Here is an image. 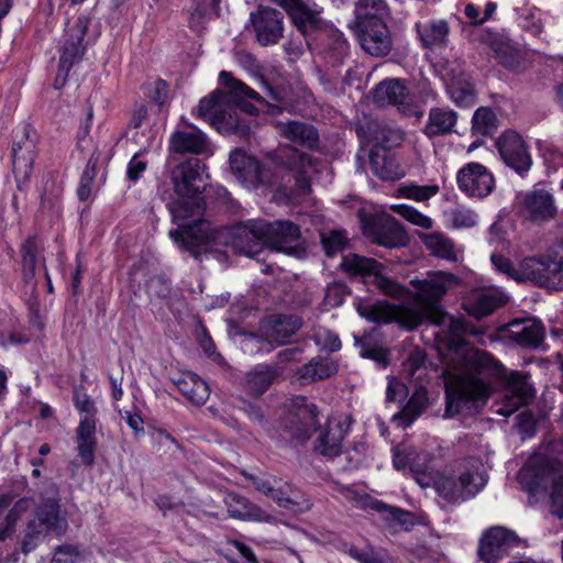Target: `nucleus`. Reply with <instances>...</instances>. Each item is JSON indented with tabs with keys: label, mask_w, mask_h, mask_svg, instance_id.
<instances>
[{
	"label": "nucleus",
	"mask_w": 563,
	"mask_h": 563,
	"mask_svg": "<svg viewBox=\"0 0 563 563\" xmlns=\"http://www.w3.org/2000/svg\"><path fill=\"white\" fill-rule=\"evenodd\" d=\"M495 58L504 67L510 70H517L521 66L522 52L506 43H497L494 46Z\"/></svg>",
	"instance_id": "obj_50"
},
{
	"label": "nucleus",
	"mask_w": 563,
	"mask_h": 563,
	"mask_svg": "<svg viewBox=\"0 0 563 563\" xmlns=\"http://www.w3.org/2000/svg\"><path fill=\"white\" fill-rule=\"evenodd\" d=\"M488 476L478 461H465L457 476H441L434 483L438 494L450 503H462L475 497L487 484Z\"/></svg>",
	"instance_id": "obj_4"
},
{
	"label": "nucleus",
	"mask_w": 563,
	"mask_h": 563,
	"mask_svg": "<svg viewBox=\"0 0 563 563\" xmlns=\"http://www.w3.org/2000/svg\"><path fill=\"white\" fill-rule=\"evenodd\" d=\"M280 371L272 365L258 364L246 374L245 389L253 396L263 395L279 377Z\"/></svg>",
	"instance_id": "obj_36"
},
{
	"label": "nucleus",
	"mask_w": 563,
	"mask_h": 563,
	"mask_svg": "<svg viewBox=\"0 0 563 563\" xmlns=\"http://www.w3.org/2000/svg\"><path fill=\"white\" fill-rule=\"evenodd\" d=\"M373 100L378 106H395L401 113L408 117L415 113L408 96V89L402 80L397 78L379 82L374 88Z\"/></svg>",
	"instance_id": "obj_24"
},
{
	"label": "nucleus",
	"mask_w": 563,
	"mask_h": 563,
	"mask_svg": "<svg viewBox=\"0 0 563 563\" xmlns=\"http://www.w3.org/2000/svg\"><path fill=\"white\" fill-rule=\"evenodd\" d=\"M77 451L82 463L91 466L95 463V451L97 446L96 439V419L82 417L76 429Z\"/></svg>",
	"instance_id": "obj_34"
},
{
	"label": "nucleus",
	"mask_w": 563,
	"mask_h": 563,
	"mask_svg": "<svg viewBox=\"0 0 563 563\" xmlns=\"http://www.w3.org/2000/svg\"><path fill=\"white\" fill-rule=\"evenodd\" d=\"M416 288L413 298L420 305H393L386 300L360 302L358 314L375 323L397 322L401 328L412 331L429 321L440 325L445 322L446 313L441 309L440 301L449 289L459 284V278L442 271L429 272L423 279H411Z\"/></svg>",
	"instance_id": "obj_1"
},
{
	"label": "nucleus",
	"mask_w": 563,
	"mask_h": 563,
	"mask_svg": "<svg viewBox=\"0 0 563 563\" xmlns=\"http://www.w3.org/2000/svg\"><path fill=\"white\" fill-rule=\"evenodd\" d=\"M356 280L364 285H374L383 294L396 299L406 298L409 294L405 286L383 274V265L379 262L354 254V282Z\"/></svg>",
	"instance_id": "obj_12"
},
{
	"label": "nucleus",
	"mask_w": 563,
	"mask_h": 563,
	"mask_svg": "<svg viewBox=\"0 0 563 563\" xmlns=\"http://www.w3.org/2000/svg\"><path fill=\"white\" fill-rule=\"evenodd\" d=\"M87 27L88 20L85 16H79L74 26L67 32L59 56V64L64 65V67L71 68L81 60L86 49L82 42Z\"/></svg>",
	"instance_id": "obj_28"
},
{
	"label": "nucleus",
	"mask_w": 563,
	"mask_h": 563,
	"mask_svg": "<svg viewBox=\"0 0 563 563\" xmlns=\"http://www.w3.org/2000/svg\"><path fill=\"white\" fill-rule=\"evenodd\" d=\"M35 133L31 134L27 126L16 131L11 148L12 170L19 190L30 180L36 157Z\"/></svg>",
	"instance_id": "obj_11"
},
{
	"label": "nucleus",
	"mask_w": 563,
	"mask_h": 563,
	"mask_svg": "<svg viewBox=\"0 0 563 563\" xmlns=\"http://www.w3.org/2000/svg\"><path fill=\"white\" fill-rule=\"evenodd\" d=\"M507 404L498 409L504 416H509L518 408L527 405L533 398V388L529 376L520 372H512L507 378Z\"/></svg>",
	"instance_id": "obj_27"
},
{
	"label": "nucleus",
	"mask_w": 563,
	"mask_h": 563,
	"mask_svg": "<svg viewBox=\"0 0 563 563\" xmlns=\"http://www.w3.org/2000/svg\"><path fill=\"white\" fill-rule=\"evenodd\" d=\"M206 203L186 201H170L168 210L177 229L169 231V238L194 258L200 260L202 255L220 252V246L227 245L224 229L213 225L201 216Z\"/></svg>",
	"instance_id": "obj_3"
},
{
	"label": "nucleus",
	"mask_w": 563,
	"mask_h": 563,
	"mask_svg": "<svg viewBox=\"0 0 563 563\" xmlns=\"http://www.w3.org/2000/svg\"><path fill=\"white\" fill-rule=\"evenodd\" d=\"M357 136L361 140V148L366 143L372 144L374 148L389 151L401 145L405 132L393 123L371 120L358 128Z\"/></svg>",
	"instance_id": "obj_14"
},
{
	"label": "nucleus",
	"mask_w": 563,
	"mask_h": 563,
	"mask_svg": "<svg viewBox=\"0 0 563 563\" xmlns=\"http://www.w3.org/2000/svg\"><path fill=\"white\" fill-rule=\"evenodd\" d=\"M517 477L526 490L538 495L563 484V470L560 462L541 453H534L518 472Z\"/></svg>",
	"instance_id": "obj_5"
},
{
	"label": "nucleus",
	"mask_w": 563,
	"mask_h": 563,
	"mask_svg": "<svg viewBox=\"0 0 563 563\" xmlns=\"http://www.w3.org/2000/svg\"><path fill=\"white\" fill-rule=\"evenodd\" d=\"M364 236L377 245L395 249L405 246L409 238L402 224L388 213L367 214L364 209L357 211Z\"/></svg>",
	"instance_id": "obj_6"
},
{
	"label": "nucleus",
	"mask_w": 563,
	"mask_h": 563,
	"mask_svg": "<svg viewBox=\"0 0 563 563\" xmlns=\"http://www.w3.org/2000/svg\"><path fill=\"white\" fill-rule=\"evenodd\" d=\"M287 13L308 47L317 35L328 31L320 12L309 8L302 0H299Z\"/></svg>",
	"instance_id": "obj_23"
},
{
	"label": "nucleus",
	"mask_w": 563,
	"mask_h": 563,
	"mask_svg": "<svg viewBox=\"0 0 563 563\" xmlns=\"http://www.w3.org/2000/svg\"><path fill=\"white\" fill-rule=\"evenodd\" d=\"M301 327V320L294 314H273L262 327L263 335L272 344L282 345Z\"/></svg>",
	"instance_id": "obj_29"
},
{
	"label": "nucleus",
	"mask_w": 563,
	"mask_h": 563,
	"mask_svg": "<svg viewBox=\"0 0 563 563\" xmlns=\"http://www.w3.org/2000/svg\"><path fill=\"white\" fill-rule=\"evenodd\" d=\"M459 114L449 107H432L429 110L428 121L424 125L423 133L433 139L443 136L454 132Z\"/></svg>",
	"instance_id": "obj_33"
},
{
	"label": "nucleus",
	"mask_w": 563,
	"mask_h": 563,
	"mask_svg": "<svg viewBox=\"0 0 563 563\" xmlns=\"http://www.w3.org/2000/svg\"><path fill=\"white\" fill-rule=\"evenodd\" d=\"M344 430L340 423L329 422L325 431L320 432L314 450L322 455L336 456L341 453Z\"/></svg>",
	"instance_id": "obj_42"
},
{
	"label": "nucleus",
	"mask_w": 563,
	"mask_h": 563,
	"mask_svg": "<svg viewBox=\"0 0 563 563\" xmlns=\"http://www.w3.org/2000/svg\"><path fill=\"white\" fill-rule=\"evenodd\" d=\"M74 406L79 411L85 413L84 417H91L96 419L97 408L95 401L85 391L84 387H76L73 395Z\"/></svg>",
	"instance_id": "obj_58"
},
{
	"label": "nucleus",
	"mask_w": 563,
	"mask_h": 563,
	"mask_svg": "<svg viewBox=\"0 0 563 563\" xmlns=\"http://www.w3.org/2000/svg\"><path fill=\"white\" fill-rule=\"evenodd\" d=\"M354 507L362 508L365 510H375L383 517L387 504L383 503L382 500L375 499L374 497L367 494H357L354 492Z\"/></svg>",
	"instance_id": "obj_61"
},
{
	"label": "nucleus",
	"mask_w": 563,
	"mask_h": 563,
	"mask_svg": "<svg viewBox=\"0 0 563 563\" xmlns=\"http://www.w3.org/2000/svg\"><path fill=\"white\" fill-rule=\"evenodd\" d=\"M280 134L287 140L308 148L319 144V134L316 128L301 121H287L278 123Z\"/></svg>",
	"instance_id": "obj_35"
},
{
	"label": "nucleus",
	"mask_w": 563,
	"mask_h": 563,
	"mask_svg": "<svg viewBox=\"0 0 563 563\" xmlns=\"http://www.w3.org/2000/svg\"><path fill=\"white\" fill-rule=\"evenodd\" d=\"M220 79L224 86L229 88V92L216 90L208 97L202 98L197 108V115L209 121L211 125L213 124V121L219 118L223 108L228 106L231 97L236 101L243 100L244 98L260 102L263 100L258 92L243 84L241 80L233 78L228 71H221Z\"/></svg>",
	"instance_id": "obj_7"
},
{
	"label": "nucleus",
	"mask_w": 563,
	"mask_h": 563,
	"mask_svg": "<svg viewBox=\"0 0 563 563\" xmlns=\"http://www.w3.org/2000/svg\"><path fill=\"white\" fill-rule=\"evenodd\" d=\"M494 360L482 351H468L463 356L462 371L445 377L444 418L475 415L486 405L492 388L485 380Z\"/></svg>",
	"instance_id": "obj_2"
},
{
	"label": "nucleus",
	"mask_w": 563,
	"mask_h": 563,
	"mask_svg": "<svg viewBox=\"0 0 563 563\" xmlns=\"http://www.w3.org/2000/svg\"><path fill=\"white\" fill-rule=\"evenodd\" d=\"M390 209L406 219L408 222L423 229H431L433 221L428 216L422 214L417 209L407 205H391Z\"/></svg>",
	"instance_id": "obj_54"
},
{
	"label": "nucleus",
	"mask_w": 563,
	"mask_h": 563,
	"mask_svg": "<svg viewBox=\"0 0 563 563\" xmlns=\"http://www.w3.org/2000/svg\"><path fill=\"white\" fill-rule=\"evenodd\" d=\"M507 339L525 349H538L544 339L543 324L534 318L514 319L503 328Z\"/></svg>",
	"instance_id": "obj_20"
},
{
	"label": "nucleus",
	"mask_w": 563,
	"mask_h": 563,
	"mask_svg": "<svg viewBox=\"0 0 563 563\" xmlns=\"http://www.w3.org/2000/svg\"><path fill=\"white\" fill-rule=\"evenodd\" d=\"M230 517L241 520H261V509L253 506L246 498L235 493H229L224 497Z\"/></svg>",
	"instance_id": "obj_44"
},
{
	"label": "nucleus",
	"mask_w": 563,
	"mask_h": 563,
	"mask_svg": "<svg viewBox=\"0 0 563 563\" xmlns=\"http://www.w3.org/2000/svg\"><path fill=\"white\" fill-rule=\"evenodd\" d=\"M427 250L435 257L457 262L459 256L451 239L443 233L433 232L420 236Z\"/></svg>",
	"instance_id": "obj_43"
},
{
	"label": "nucleus",
	"mask_w": 563,
	"mask_h": 563,
	"mask_svg": "<svg viewBox=\"0 0 563 563\" xmlns=\"http://www.w3.org/2000/svg\"><path fill=\"white\" fill-rule=\"evenodd\" d=\"M229 163L235 178L247 188L273 186L277 181V175L271 165L261 163L241 148L231 152Z\"/></svg>",
	"instance_id": "obj_9"
},
{
	"label": "nucleus",
	"mask_w": 563,
	"mask_h": 563,
	"mask_svg": "<svg viewBox=\"0 0 563 563\" xmlns=\"http://www.w3.org/2000/svg\"><path fill=\"white\" fill-rule=\"evenodd\" d=\"M550 261L547 258L528 257L518 265L517 282L531 280L547 287Z\"/></svg>",
	"instance_id": "obj_40"
},
{
	"label": "nucleus",
	"mask_w": 563,
	"mask_h": 563,
	"mask_svg": "<svg viewBox=\"0 0 563 563\" xmlns=\"http://www.w3.org/2000/svg\"><path fill=\"white\" fill-rule=\"evenodd\" d=\"M175 201H186L189 206L194 202L205 203L202 192L206 189L205 165L197 158L186 159L178 164L172 172Z\"/></svg>",
	"instance_id": "obj_8"
},
{
	"label": "nucleus",
	"mask_w": 563,
	"mask_h": 563,
	"mask_svg": "<svg viewBox=\"0 0 563 563\" xmlns=\"http://www.w3.org/2000/svg\"><path fill=\"white\" fill-rule=\"evenodd\" d=\"M383 519L396 521L406 529L413 523L410 511L390 505H387Z\"/></svg>",
	"instance_id": "obj_62"
},
{
	"label": "nucleus",
	"mask_w": 563,
	"mask_h": 563,
	"mask_svg": "<svg viewBox=\"0 0 563 563\" xmlns=\"http://www.w3.org/2000/svg\"><path fill=\"white\" fill-rule=\"evenodd\" d=\"M438 185H416L408 184L398 188V194L405 198L413 199L416 201H426L439 192Z\"/></svg>",
	"instance_id": "obj_52"
},
{
	"label": "nucleus",
	"mask_w": 563,
	"mask_h": 563,
	"mask_svg": "<svg viewBox=\"0 0 563 563\" xmlns=\"http://www.w3.org/2000/svg\"><path fill=\"white\" fill-rule=\"evenodd\" d=\"M547 287L551 289L563 288V262L550 261Z\"/></svg>",
	"instance_id": "obj_64"
},
{
	"label": "nucleus",
	"mask_w": 563,
	"mask_h": 563,
	"mask_svg": "<svg viewBox=\"0 0 563 563\" xmlns=\"http://www.w3.org/2000/svg\"><path fill=\"white\" fill-rule=\"evenodd\" d=\"M291 407L295 411V423L298 437L302 440L311 437L319 426V411L313 402H310L305 396H296L291 400Z\"/></svg>",
	"instance_id": "obj_32"
},
{
	"label": "nucleus",
	"mask_w": 563,
	"mask_h": 563,
	"mask_svg": "<svg viewBox=\"0 0 563 563\" xmlns=\"http://www.w3.org/2000/svg\"><path fill=\"white\" fill-rule=\"evenodd\" d=\"M255 38L261 46L275 45L284 34V14L277 9L258 5L250 14Z\"/></svg>",
	"instance_id": "obj_13"
},
{
	"label": "nucleus",
	"mask_w": 563,
	"mask_h": 563,
	"mask_svg": "<svg viewBox=\"0 0 563 563\" xmlns=\"http://www.w3.org/2000/svg\"><path fill=\"white\" fill-rule=\"evenodd\" d=\"M445 91L449 99L460 108H472L476 103L474 84L459 66L446 70Z\"/></svg>",
	"instance_id": "obj_25"
},
{
	"label": "nucleus",
	"mask_w": 563,
	"mask_h": 563,
	"mask_svg": "<svg viewBox=\"0 0 563 563\" xmlns=\"http://www.w3.org/2000/svg\"><path fill=\"white\" fill-rule=\"evenodd\" d=\"M496 146L505 164L518 174H523L530 169L532 159L528 146L517 132L505 131L497 139Z\"/></svg>",
	"instance_id": "obj_16"
},
{
	"label": "nucleus",
	"mask_w": 563,
	"mask_h": 563,
	"mask_svg": "<svg viewBox=\"0 0 563 563\" xmlns=\"http://www.w3.org/2000/svg\"><path fill=\"white\" fill-rule=\"evenodd\" d=\"M404 368L411 382L422 383L427 374L424 351L421 349L412 350L404 363Z\"/></svg>",
	"instance_id": "obj_49"
},
{
	"label": "nucleus",
	"mask_w": 563,
	"mask_h": 563,
	"mask_svg": "<svg viewBox=\"0 0 563 563\" xmlns=\"http://www.w3.org/2000/svg\"><path fill=\"white\" fill-rule=\"evenodd\" d=\"M291 166L289 177L295 181L291 187V196L298 198L309 195L312 175L318 172L312 158L306 153L295 152L291 157Z\"/></svg>",
	"instance_id": "obj_30"
},
{
	"label": "nucleus",
	"mask_w": 563,
	"mask_h": 563,
	"mask_svg": "<svg viewBox=\"0 0 563 563\" xmlns=\"http://www.w3.org/2000/svg\"><path fill=\"white\" fill-rule=\"evenodd\" d=\"M40 254V246L34 238H27L22 244V278L26 284H35V271Z\"/></svg>",
	"instance_id": "obj_46"
},
{
	"label": "nucleus",
	"mask_w": 563,
	"mask_h": 563,
	"mask_svg": "<svg viewBox=\"0 0 563 563\" xmlns=\"http://www.w3.org/2000/svg\"><path fill=\"white\" fill-rule=\"evenodd\" d=\"M99 161V154L93 152L88 159V163L81 174L79 186L77 188V196L79 200L85 201L91 195V185L97 175V164Z\"/></svg>",
	"instance_id": "obj_51"
},
{
	"label": "nucleus",
	"mask_w": 563,
	"mask_h": 563,
	"mask_svg": "<svg viewBox=\"0 0 563 563\" xmlns=\"http://www.w3.org/2000/svg\"><path fill=\"white\" fill-rule=\"evenodd\" d=\"M490 261H492V264L494 265V267L498 272H500V273L507 275L508 277L517 280V277H518L517 276L518 275V266L516 267L508 257H506V256H504L501 254H498V253H493L492 256H490Z\"/></svg>",
	"instance_id": "obj_63"
},
{
	"label": "nucleus",
	"mask_w": 563,
	"mask_h": 563,
	"mask_svg": "<svg viewBox=\"0 0 563 563\" xmlns=\"http://www.w3.org/2000/svg\"><path fill=\"white\" fill-rule=\"evenodd\" d=\"M320 239L327 256H334L335 254L342 252L347 244L345 233L340 230L322 232L320 234Z\"/></svg>",
	"instance_id": "obj_53"
},
{
	"label": "nucleus",
	"mask_w": 563,
	"mask_h": 563,
	"mask_svg": "<svg viewBox=\"0 0 563 563\" xmlns=\"http://www.w3.org/2000/svg\"><path fill=\"white\" fill-rule=\"evenodd\" d=\"M62 195V188L54 179H47L43 184L40 194V203L43 209H53Z\"/></svg>",
	"instance_id": "obj_55"
},
{
	"label": "nucleus",
	"mask_w": 563,
	"mask_h": 563,
	"mask_svg": "<svg viewBox=\"0 0 563 563\" xmlns=\"http://www.w3.org/2000/svg\"><path fill=\"white\" fill-rule=\"evenodd\" d=\"M336 372V365L330 357L316 356L307 364L299 367L296 372L297 376L305 383H312L330 377Z\"/></svg>",
	"instance_id": "obj_41"
},
{
	"label": "nucleus",
	"mask_w": 563,
	"mask_h": 563,
	"mask_svg": "<svg viewBox=\"0 0 563 563\" xmlns=\"http://www.w3.org/2000/svg\"><path fill=\"white\" fill-rule=\"evenodd\" d=\"M356 29L358 43L367 54L383 57L390 52L393 40L384 21L374 22L373 24L366 23L363 26H356Z\"/></svg>",
	"instance_id": "obj_22"
},
{
	"label": "nucleus",
	"mask_w": 563,
	"mask_h": 563,
	"mask_svg": "<svg viewBox=\"0 0 563 563\" xmlns=\"http://www.w3.org/2000/svg\"><path fill=\"white\" fill-rule=\"evenodd\" d=\"M459 188L470 197H487L495 187L493 174L479 163H470L457 173Z\"/></svg>",
	"instance_id": "obj_18"
},
{
	"label": "nucleus",
	"mask_w": 563,
	"mask_h": 563,
	"mask_svg": "<svg viewBox=\"0 0 563 563\" xmlns=\"http://www.w3.org/2000/svg\"><path fill=\"white\" fill-rule=\"evenodd\" d=\"M275 500L279 507L294 511H303L311 508V504L305 496L288 483L274 484L273 492L268 496Z\"/></svg>",
	"instance_id": "obj_37"
},
{
	"label": "nucleus",
	"mask_w": 563,
	"mask_h": 563,
	"mask_svg": "<svg viewBox=\"0 0 563 563\" xmlns=\"http://www.w3.org/2000/svg\"><path fill=\"white\" fill-rule=\"evenodd\" d=\"M427 405L428 390L421 383H418L406 406V411L412 415L413 417H417L421 415V412L426 409Z\"/></svg>",
	"instance_id": "obj_57"
},
{
	"label": "nucleus",
	"mask_w": 563,
	"mask_h": 563,
	"mask_svg": "<svg viewBox=\"0 0 563 563\" xmlns=\"http://www.w3.org/2000/svg\"><path fill=\"white\" fill-rule=\"evenodd\" d=\"M67 528V520L60 516L58 503L55 499H46L37 507L36 519L29 522L25 538L33 539L44 530L63 534Z\"/></svg>",
	"instance_id": "obj_19"
},
{
	"label": "nucleus",
	"mask_w": 563,
	"mask_h": 563,
	"mask_svg": "<svg viewBox=\"0 0 563 563\" xmlns=\"http://www.w3.org/2000/svg\"><path fill=\"white\" fill-rule=\"evenodd\" d=\"M386 3L384 0H358L355 7V26L384 21Z\"/></svg>",
	"instance_id": "obj_45"
},
{
	"label": "nucleus",
	"mask_w": 563,
	"mask_h": 563,
	"mask_svg": "<svg viewBox=\"0 0 563 563\" xmlns=\"http://www.w3.org/2000/svg\"><path fill=\"white\" fill-rule=\"evenodd\" d=\"M243 476L253 484L256 490L263 493L267 497L272 494L274 484H278V481L275 477L266 476L264 474H250L243 472Z\"/></svg>",
	"instance_id": "obj_60"
},
{
	"label": "nucleus",
	"mask_w": 563,
	"mask_h": 563,
	"mask_svg": "<svg viewBox=\"0 0 563 563\" xmlns=\"http://www.w3.org/2000/svg\"><path fill=\"white\" fill-rule=\"evenodd\" d=\"M450 221L456 229H468L476 225L477 214L470 209L456 208L451 210Z\"/></svg>",
	"instance_id": "obj_59"
},
{
	"label": "nucleus",
	"mask_w": 563,
	"mask_h": 563,
	"mask_svg": "<svg viewBox=\"0 0 563 563\" xmlns=\"http://www.w3.org/2000/svg\"><path fill=\"white\" fill-rule=\"evenodd\" d=\"M265 230V245L283 251L287 254H296L297 243L300 238V230L298 225L290 221H266Z\"/></svg>",
	"instance_id": "obj_26"
},
{
	"label": "nucleus",
	"mask_w": 563,
	"mask_h": 563,
	"mask_svg": "<svg viewBox=\"0 0 563 563\" xmlns=\"http://www.w3.org/2000/svg\"><path fill=\"white\" fill-rule=\"evenodd\" d=\"M506 300L507 297L497 288H483L472 292L465 301L464 308L470 314L481 319L501 307Z\"/></svg>",
	"instance_id": "obj_31"
},
{
	"label": "nucleus",
	"mask_w": 563,
	"mask_h": 563,
	"mask_svg": "<svg viewBox=\"0 0 563 563\" xmlns=\"http://www.w3.org/2000/svg\"><path fill=\"white\" fill-rule=\"evenodd\" d=\"M498 118L489 107H479L472 118V132L476 135L489 136L498 129Z\"/></svg>",
	"instance_id": "obj_47"
},
{
	"label": "nucleus",
	"mask_w": 563,
	"mask_h": 563,
	"mask_svg": "<svg viewBox=\"0 0 563 563\" xmlns=\"http://www.w3.org/2000/svg\"><path fill=\"white\" fill-rule=\"evenodd\" d=\"M178 390L192 404L203 405L209 398L210 391L207 383L196 374H188L174 379Z\"/></svg>",
	"instance_id": "obj_38"
},
{
	"label": "nucleus",
	"mask_w": 563,
	"mask_h": 563,
	"mask_svg": "<svg viewBox=\"0 0 563 563\" xmlns=\"http://www.w3.org/2000/svg\"><path fill=\"white\" fill-rule=\"evenodd\" d=\"M520 213L534 223H543L553 219L558 208L554 197L544 189H534L518 198Z\"/></svg>",
	"instance_id": "obj_17"
},
{
	"label": "nucleus",
	"mask_w": 563,
	"mask_h": 563,
	"mask_svg": "<svg viewBox=\"0 0 563 563\" xmlns=\"http://www.w3.org/2000/svg\"><path fill=\"white\" fill-rule=\"evenodd\" d=\"M81 558L79 544H62L55 551L51 563H77Z\"/></svg>",
	"instance_id": "obj_56"
},
{
	"label": "nucleus",
	"mask_w": 563,
	"mask_h": 563,
	"mask_svg": "<svg viewBox=\"0 0 563 563\" xmlns=\"http://www.w3.org/2000/svg\"><path fill=\"white\" fill-rule=\"evenodd\" d=\"M515 531L496 526L485 531L479 540L478 555L485 563H498L510 548L518 545Z\"/></svg>",
	"instance_id": "obj_15"
},
{
	"label": "nucleus",
	"mask_w": 563,
	"mask_h": 563,
	"mask_svg": "<svg viewBox=\"0 0 563 563\" xmlns=\"http://www.w3.org/2000/svg\"><path fill=\"white\" fill-rule=\"evenodd\" d=\"M181 123L188 130L177 129L169 137L168 148L177 154L201 155L209 152L210 143L207 135L194 124L181 118Z\"/></svg>",
	"instance_id": "obj_21"
},
{
	"label": "nucleus",
	"mask_w": 563,
	"mask_h": 563,
	"mask_svg": "<svg viewBox=\"0 0 563 563\" xmlns=\"http://www.w3.org/2000/svg\"><path fill=\"white\" fill-rule=\"evenodd\" d=\"M266 220L253 219L239 222L224 229L227 244H231L235 252L249 257L258 255L265 246Z\"/></svg>",
	"instance_id": "obj_10"
},
{
	"label": "nucleus",
	"mask_w": 563,
	"mask_h": 563,
	"mask_svg": "<svg viewBox=\"0 0 563 563\" xmlns=\"http://www.w3.org/2000/svg\"><path fill=\"white\" fill-rule=\"evenodd\" d=\"M212 126L219 132L241 136L247 135L250 131V128L240 120L235 112H231L228 106L223 108L219 118L213 121Z\"/></svg>",
	"instance_id": "obj_48"
},
{
	"label": "nucleus",
	"mask_w": 563,
	"mask_h": 563,
	"mask_svg": "<svg viewBox=\"0 0 563 563\" xmlns=\"http://www.w3.org/2000/svg\"><path fill=\"white\" fill-rule=\"evenodd\" d=\"M420 41L426 48L444 47L448 43L449 25L443 20H434L416 25Z\"/></svg>",
	"instance_id": "obj_39"
}]
</instances>
